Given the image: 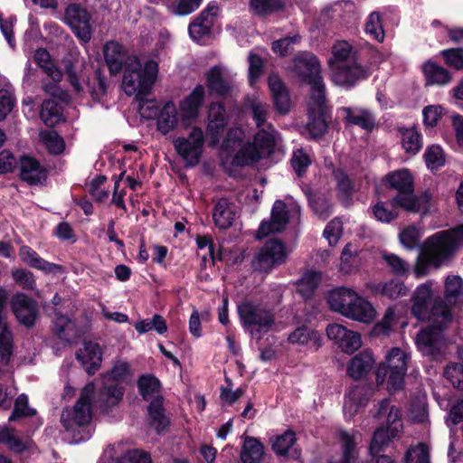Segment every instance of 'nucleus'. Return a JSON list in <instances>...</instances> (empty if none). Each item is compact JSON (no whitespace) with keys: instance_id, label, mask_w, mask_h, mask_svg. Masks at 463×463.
<instances>
[{"instance_id":"a878e982","label":"nucleus","mask_w":463,"mask_h":463,"mask_svg":"<svg viewBox=\"0 0 463 463\" xmlns=\"http://www.w3.org/2000/svg\"><path fill=\"white\" fill-rule=\"evenodd\" d=\"M205 99V90L198 84L188 96L180 101L179 108L184 118L195 119Z\"/></svg>"},{"instance_id":"423d86ee","label":"nucleus","mask_w":463,"mask_h":463,"mask_svg":"<svg viewBox=\"0 0 463 463\" xmlns=\"http://www.w3.org/2000/svg\"><path fill=\"white\" fill-rule=\"evenodd\" d=\"M408 355L399 347L392 348L385 356L383 363L378 364V379L382 373L387 377V389L390 392L402 390L404 376L407 373Z\"/></svg>"},{"instance_id":"412c9836","label":"nucleus","mask_w":463,"mask_h":463,"mask_svg":"<svg viewBox=\"0 0 463 463\" xmlns=\"http://www.w3.org/2000/svg\"><path fill=\"white\" fill-rule=\"evenodd\" d=\"M19 177L29 185H38L46 182L48 171L35 157L24 155L20 157Z\"/></svg>"},{"instance_id":"a211bd4d","label":"nucleus","mask_w":463,"mask_h":463,"mask_svg":"<svg viewBox=\"0 0 463 463\" xmlns=\"http://www.w3.org/2000/svg\"><path fill=\"white\" fill-rule=\"evenodd\" d=\"M218 10V5L215 2H211L196 18L190 23L188 32L193 40L200 41L203 37L211 34Z\"/></svg>"},{"instance_id":"f704fd0d","label":"nucleus","mask_w":463,"mask_h":463,"mask_svg":"<svg viewBox=\"0 0 463 463\" xmlns=\"http://www.w3.org/2000/svg\"><path fill=\"white\" fill-rule=\"evenodd\" d=\"M338 438L342 451L341 458L337 461L327 460V463H355L358 458V449L354 435L346 430H340Z\"/></svg>"},{"instance_id":"39448f33","label":"nucleus","mask_w":463,"mask_h":463,"mask_svg":"<svg viewBox=\"0 0 463 463\" xmlns=\"http://www.w3.org/2000/svg\"><path fill=\"white\" fill-rule=\"evenodd\" d=\"M237 312L243 328L257 326L252 331V335H255L259 339L262 335L270 331L275 325L274 312L251 300L244 299L241 301L237 307Z\"/></svg>"},{"instance_id":"72a5a7b5","label":"nucleus","mask_w":463,"mask_h":463,"mask_svg":"<svg viewBox=\"0 0 463 463\" xmlns=\"http://www.w3.org/2000/svg\"><path fill=\"white\" fill-rule=\"evenodd\" d=\"M21 260L28 266L44 271L46 273L53 272L60 266L51 263L43 259L34 250L27 245H23L19 250Z\"/></svg>"},{"instance_id":"5fc2aeb1","label":"nucleus","mask_w":463,"mask_h":463,"mask_svg":"<svg viewBox=\"0 0 463 463\" xmlns=\"http://www.w3.org/2000/svg\"><path fill=\"white\" fill-rule=\"evenodd\" d=\"M328 124L325 118V115L322 111L315 113H308V121L307 124V129L310 135L315 138L322 137L327 131Z\"/></svg>"},{"instance_id":"a19ab883","label":"nucleus","mask_w":463,"mask_h":463,"mask_svg":"<svg viewBox=\"0 0 463 463\" xmlns=\"http://www.w3.org/2000/svg\"><path fill=\"white\" fill-rule=\"evenodd\" d=\"M34 62L54 81H61L62 72L52 61L51 55L45 48H38L33 55Z\"/></svg>"},{"instance_id":"69168bd1","label":"nucleus","mask_w":463,"mask_h":463,"mask_svg":"<svg viewBox=\"0 0 463 463\" xmlns=\"http://www.w3.org/2000/svg\"><path fill=\"white\" fill-rule=\"evenodd\" d=\"M301 37L298 33L276 40L271 44V49L281 57H286L291 52V45L298 43Z\"/></svg>"},{"instance_id":"9d476101","label":"nucleus","mask_w":463,"mask_h":463,"mask_svg":"<svg viewBox=\"0 0 463 463\" xmlns=\"http://www.w3.org/2000/svg\"><path fill=\"white\" fill-rule=\"evenodd\" d=\"M293 63L296 74L319 94H324L325 87L317 57L311 52H304L295 56Z\"/></svg>"},{"instance_id":"052dcab7","label":"nucleus","mask_w":463,"mask_h":463,"mask_svg":"<svg viewBox=\"0 0 463 463\" xmlns=\"http://www.w3.org/2000/svg\"><path fill=\"white\" fill-rule=\"evenodd\" d=\"M54 313L56 316V321L54 324L55 335L59 339L70 343L72 336L71 331H73L72 321L68 317L62 315L61 312L55 310Z\"/></svg>"},{"instance_id":"79ce46f5","label":"nucleus","mask_w":463,"mask_h":463,"mask_svg":"<svg viewBox=\"0 0 463 463\" xmlns=\"http://www.w3.org/2000/svg\"><path fill=\"white\" fill-rule=\"evenodd\" d=\"M430 199V195L426 193L420 196H414L411 194H400L393 201L405 210L417 213L428 204Z\"/></svg>"},{"instance_id":"6e6d98bb","label":"nucleus","mask_w":463,"mask_h":463,"mask_svg":"<svg viewBox=\"0 0 463 463\" xmlns=\"http://www.w3.org/2000/svg\"><path fill=\"white\" fill-rule=\"evenodd\" d=\"M250 7L258 15H267L283 10L285 4L282 0H250Z\"/></svg>"},{"instance_id":"13d9d810","label":"nucleus","mask_w":463,"mask_h":463,"mask_svg":"<svg viewBox=\"0 0 463 463\" xmlns=\"http://www.w3.org/2000/svg\"><path fill=\"white\" fill-rule=\"evenodd\" d=\"M250 144L257 148L262 158L264 156H269L274 152L276 141L272 134L261 130L255 136L253 143Z\"/></svg>"},{"instance_id":"4be33fe9","label":"nucleus","mask_w":463,"mask_h":463,"mask_svg":"<svg viewBox=\"0 0 463 463\" xmlns=\"http://www.w3.org/2000/svg\"><path fill=\"white\" fill-rule=\"evenodd\" d=\"M268 84L276 111L280 115L288 114L290 111L291 99L285 83L279 76L272 74L268 79Z\"/></svg>"},{"instance_id":"bb28decb","label":"nucleus","mask_w":463,"mask_h":463,"mask_svg":"<svg viewBox=\"0 0 463 463\" xmlns=\"http://www.w3.org/2000/svg\"><path fill=\"white\" fill-rule=\"evenodd\" d=\"M373 364V352L369 349L363 350L351 359L347 366V375L358 381L371 371Z\"/></svg>"},{"instance_id":"7c9ffc66","label":"nucleus","mask_w":463,"mask_h":463,"mask_svg":"<svg viewBox=\"0 0 463 463\" xmlns=\"http://www.w3.org/2000/svg\"><path fill=\"white\" fill-rule=\"evenodd\" d=\"M383 183L400 194H412L414 180L408 169H399L389 173L383 178Z\"/></svg>"},{"instance_id":"1a4fd4ad","label":"nucleus","mask_w":463,"mask_h":463,"mask_svg":"<svg viewBox=\"0 0 463 463\" xmlns=\"http://www.w3.org/2000/svg\"><path fill=\"white\" fill-rule=\"evenodd\" d=\"M175 152L185 161L187 167L196 166L203 151L204 135L200 127H194L188 137H178L173 141Z\"/></svg>"},{"instance_id":"f03ea898","label":"nucleus","mask_w":463,"mask_h":463,"mask_svg":"<svg viewBox=\"0 0 463 463\" xmlns=\"http://www.w3.org/2000/svg\"><path fill=\"white\" fill-rule=\"evenodd\" d=\"M432 281L418 286L411 297V314L420 321H429L438 326H447L452 320L449 305L442 297L433 298Z\"/></svg>"},{"instance_id":"de8ad7c7","label":"nucleus","mask_w":463,"mask_h":463,"mask_svg":"<svg viewBox=\"0 0 463 463\" xmlns=\"http://www.w3.org/2000/svg\"><path fill=\"white\" fill-rule=\"evenodd\" d=\"M134 327L139 334H146L155 330L157 334L163 335L168 329L166 320L159 314H155L150 319L146 318L137 321Z\"/></svg>"},{"instance_id":"393cba45","label":"nucleus","mask_w":463,"mask_h":463,"mask_svg":"<svg viewBox=\"0 0 463 463\" xmlns=\"http://www.w3.org/2000/svg\"><path fill=\"white\" fill-rule=\"evenodd\" d=\"M106 65L111 75H117L125 67L126 52L123 46L115 41H109L103 46Z\"/></svg>"},{"instance_id":"680f3d73","label":"nucleus","mask_w":463,"mask_h":463,"mask_svg":"<svg viewBox=\"0 0 463 463\" xmlns=\"http://www.w3.org/2000/svg\"><path fill=\"white\" fill-rule=\"evenodd\" d=\"M375 388L373 383H363L355 386L349 393L350 399L364 408L373 397Z\"/></svg>"},{"instance_id":"b1692460","label":"nucleus","mask_w":463,"mask_h":463,"mask_svg":"<svg viewBox=\"0 0 463 463\" xmlns=\"http://www.w3.org/2000/svg\"><path fill=\"white\" fill-rule=\"evenodd\" d=\"M236 217V205L229 199L222 197L215 203L213 211V220L214 225L219 230H228L231 228Z\"/></svg>"},{"instance_id":"0eeeda50","label":"nucleus","mask_w":463,"mask_h":463,"mask_svg":"<svg viewBox=\"0 0 463 463\" xmlns=\"http://www.w3.org/2000/svg\"><path fill=\"white\" fill-rule=\"evenodd\" d=\"M288 259L286 244L279 239L267 241L251 260L255 271L269 273L274 268L286 262Z\"/></svg>"},{"instance_id":"2eb2a0df","label":"nucleus","mask_w":463,"mask_h":463,"mask_svg":"<svg viewBox=\"0 0 463 463\" xmlns=\"http://www.w3.org/2000/svg\"><path fill=\"white\" fill-rule=\"evenodd\" d=\"M289 222L287 204L282 200H276L269 221L263 220L257 232V238L263 239L270 233L283 232Z\"/></svg>"},{"instance_id":"473e14b6","label":"nucleus","mask_w":463,"mask_h":463,"mask_svg":"<svg viewBox=\"0 0 463 463\" xmlns=\"http://www.w3.org/2000/svg\"><path fill=\"white\" fill-rule=\"evenodd\" d=\"M156 128L163 135L168 134L177 125V109L173 101H167L159 110L156 118Z\"/></svg>"},{"instance_id":"dca6fc26","label":"nucleus","mask_w":463,"mask_h":463,"mask_svg":"<svg viewBox=\"0 0 463 463\" xmlns=\"http://www.w3.org/2000/svg\"><path fill=\"white\" fill-rule=\"evenodd\" d=\"M331 71L333 82L345 89H351L367 78L366 71L354 61L346 64H335Z\"/></svg>"},{"instance_id":"0e129e2a","label":"nucleus","mask_w":463,"mask_h":463,"mask_svg":"<svg viewBox=\"0 0 463 463\" xmlns=\"http://www.w3.org/2000/svg\"><path fill=\"white\" fill-rule=\"evenodd\" d=\"M444 376L454 388L463 391V364L451 363L444 369Z\"/></svg>"},{"instance_id":"bf43d9fd","label":"nucleus","mask_w":463,"mask_h":463,"mask_svg":"<svg viewBox=\"0 0 463 463\" xmlns=\"http://www.w3.org/2000/svg\"><path fill=\"white\" fill-rule=\"evenodd\" d=\"M87 86L92 99L95 101H99L103 97L107 95V78L100 69H97L94 72L93 84L88 80Z\"/></svg>"},{"instance_id":"c9c22d12","label":"nucleus","mask_w":463,"mask_h":463,"mask_svg":"<svg viewBox=\"0 0 463 463\" xmlns=\"http://www.w3.org/2000/svg\"><path fill=\"white\" fill-rule=\"evenodd\" d=\"M137 387L143 401L152 400L156 395H161L162 383L152 373L140 374L137 380Z\"/></svg>"},{"instance_id":"e433bc0d","label":"nucleus","mask_w":463,"mask_h":463,"mask_svg":"<svg viewBox=\"0 0 463 463\" xmlns=\"http://www.w3.org/2000/svg\"><path fill=\"white\" fill-rule=\"evenodd\" d=\"M61 65L67 76L68 82L75 92L80 93L83 90L80 80V73L82 71V69L79 63L78 58L68 54L62 58Z\"/></svg>"},{"instance_id":"8fccbe9b","label":"nucleus","mask_w":463,"mask_h":463,"mask_svg":"<svg viewBox=\"0 0 463 463\" xmlns=\"http://www.w3.org/2000/svg\"><path fill=\"white\" fill-rule=\"evenodd\" d=\"M14 337L11 330L3 326L0 332V373L2 367L7 365L13 354Z\"/></svg>"},{"instance_id":"cd10ccee","label":"nucleus","mask_w":463,"mask_h":463,"mask_svg":"<svg viewBox=\"0 0 463 463\" xmlns=\"http://www.w3.org/2000/svg\"><path fill=\"white\" fill-rule=\"evenodd\" d=\"M341 110L344 113L345 124L357 126L368 132L373 130L375 126L373 116L367 109L357 107H344Z\"/></svg>"},{"instance_id":"864d4df0","label":"nucleus","mask_w":463,"mask_h":463,"mask_svg":"<svg viewBox=\"0 0 463 463\" xmlns=\"http://www.w3.org/2000/svg\"><path fill=\"white\" fill-rule=\"evenodd\" d=\"M291 344L307 345L309 341L320 346V335L316 330H310L307 326H299L296 328L288 338Z\"/></svg>"},{"instance_id":"20e7f679","label":"nucleus","mask_w":463,"mask_h":463,"mask_svg":"<svg viewBox=\"0 0 463 463\" xmlns=\"http://www.w3.org/2000/svg\"><path fill=\"white\" fill-rule=\"evenodd\" d=\"M158 75V63L150 59L143 65L137 57L129 59L123 68L121 87L128 96L135 99L147 96Z\"/></svg>"},{"instance_id":"3c124183","label":"nucleus","mask_w":463,"mask_h":463,"mask_svg":"<svg viewBox=\"0 0 463 463\" xmlns=\"http://www.w3.org/2000/svg\"><path fill=\"white\" fill-rule=\"evenodd\" d=\"M308 203L313 212L320 218L326 220L332 213L330 200L323 194H309Z\"/></svg>"},{"instance_id":"6ab92c4d","label":"nucleus","mask_w":463,"mask_h":463,"mask_svg":"<svg viewBox=\"0 0 463 463\" xmlns=\"http://www.w3.org/2000/svg\"><path fill=\"white\" fill-rule=\"evenodd\" d=\"M331 168L332 178L335 183L336 198L341 204L347 208L353 203V194L355 192V183L345 168L335 166L333 163L327 166Z\"/></svg>"},{"instance_id":"ddd939ff","label":"nucleus","mask_w":463,"mask_h":463,"mask_svg":"<svg viewBox=\"0 0 463 463\" xmlns=\"http://www.w3.org/2000/svg\"><path fill=\"white\" fill-rule=\"evenodd\" d=\"M207 118L206 135L208 137V146L214 148L220 143L230 120L224 104L220 101L211 102Z\"/></svg>"},{"instance_id":"09e8293b","label":"nucleus","mask_w":463,"mask_h":463,"mask_svg":"<svg viewBox=\"0 0 463 463\" xmlns=\"http://www.w3.org/2000/svg\"><path fill=\"white\" fill-rule=\"evenodd\" d=\"M463 295V280L459 276H448L445 280V296L442 298L446 303L449 305V311L451 312V306L455 304L457 298Z\"/></svg>"},{"instance_id":"6e6552de","label":"nucleus","mask_w":463,"mask_h":463,"mask_svg":"<svg viewBox=\"0 0 463 463\" xmlns=\"http://www.w3.org/2000/svg\"><path fill=\"white\" fill-rule=\"evenodd\" d=\"M92 385H86L72 408L63 409L61 424L67 431H74L76 427L89 425L91 420V394Z\"/></svg>"},{"instance_id":"338daca9","label":"nucleus","mask_w":463,"mask_h":463,"mask_svg":"<svg viewBox=\"0 0 463 463\" xmlns=\"http://www.w3.org/2000/svg\"><path fill=\"white\" fill-rule=\"evenodd\" d=\"M404 463H430V452L424 443L411 448L405 454Z\"/></svg>"},{"instance_id":"a18cd8bd","label":"nucleus","mask_w":463,"mask_h":463,"mask_svg":"<svg viewBox=\"0 0 463 463\" xmlns=\"http://www.w3.org/2000/svg\"><path fill=\"white\" fill-rule=\"evenodd\" d=\"M37 411L29 406V399L25 393L17 396L14 402V409L8 418L9 422L16 421L24 418H31L35 416Z\"/></svg>"},{"instance_id":"4468645a","label":"nucleus","mask_w":463,"mask_h":463,"mask_svg":"<svg viewBox=\"0 0 463 463\" xmlns=\"http://www.w3.org/2000/svg\"><path fill=\"white\" fill-rule=\"evenodd\" d=\"M11 310L19 324L27 328L33 327L39 316L38 303L28 295L17 292L11 298Z\"/></svg>"},{"instance_id":"774afa93","label":"nucleus","mask_w":463,"mask_h":463,"mask_svg":"<svg viewBox=\"0 0 463 463\" xmlns=\"http://www.w3.org/2000/svg\"><path fill=\"white\" fill-rule=\"evenodd\" d=\"M447 65L459 71L463 70V49L450 48L440 52Z\"/></svg>"},{"instance_id":"37998d69","label":"nucleus","mask_w":463,"mask_h":463,"mask_svg":"<svg viewBox=\"0 0 463 463\" xmlns=\"http://www.w3.org/2000/svg\"><path fill=\"white\" fill-rule=\"evenodd\" d=\"M261 159V155L250 143L244 145L233 156L231 161L232 166L243 167L250 165Z\"/></svg>"},{"instance_id":"603ef678","label":"nucleus","mask_w":463,"mask_h":463,"mask_svg":"<svg viewBox=\"0 0 463 463\" xmlns=\"http://www.w3.org/2000/svg\"><path fill=\"white\" fill-rule=\"evenodd\" d=\"M402 145L407 154L416 155L422 146L420 134L415 128L402 130Z\"/></svg>"},{"instance_id":"e2e57ef3","label":"nucleus","mask_w":463,"mask_h":463,"mask_svg":"<svg viewBox=\"0 0 463 463\" xmlns=\"http://www.w3.org/2000/svg\"><path fill=\"white\" fill-rule=\"evenodd\" d=\"M42 138L51 155L59 156L64 152L65 141L58 132H45L44 134H42Z\"/></svg>"},{"instance_id":"c85d7f7f","label":"nucleus","mask_w":463,"mask_h":463,"mask_svg":"<svg viewBox=\"0 0 463 463\" xmlns=\"http://www.w3.org/2000/svg\"><path fill=\"white\" fill-rule=\"evenodd\" d=\"M205 85L211 95L225 98L232 90L230 83L223 78L222 69L215 65L205 72Z\"/></svg>"},{"instance_id":"49530a36","label":"nucleus","mask_w":463,"mask_h":463,"mask_svg":"<svg viewBox=\"0 0 463 463\" xmlns=\"http://www.w3.org/2000/svg\"><path fill=\"white\" fill-rule=\"evenodd\" d=\"M297 437L294 430L288 429L282 434L275 437L271 443V449L278 456L286 457L289 449L296 444Z\"/></svg>"},{"instance_id":"f8f14e48","label":"nucleus","mask_w":463,"mask_h":463,"mask_svg":"<svg viewBox=\"0 0 463 463\" xmlns=\"http://www.w3.org/2000/svg\"><path fill=\"white\" fill-rule=\"evenodd\" d=\"M445 326H438L431 324L420 330L415 338L418 349L423 355L429 356L432 360H440L443 356L446 344L442 335V329Z\"/></svg>"},{"instance_id":"58836bf2","label":"nucleus","mask_w":463,"mask_h":463,"mask_svg":"<svg viewBox=\"0 0 463 463\" xmlns=\"http://www.w3.org/2000/svg\"><path fill=\"white\" fill-rule=\"evenodd\" d=\"M264 446L260 439L254 437H247L244 440L241 459L243 463H258L262 459Z\"/></svg>"},{"instance_id":"c03bdc74","label":"nucleus","mask_w":463,"mask_h":463,"mask_svg":"<svg viewBox=\"0 0 463 463\" xmlns=\"http://www.w3.org/2000/svg\"><path fill=\"white\" fill-rule=\"evenodd\" d=\"M0 444H5L14 453L21 454L30 448V441H24L7 427L0 429Z\"/></svg>"},{"instance_id":"f3484780","label":"nucleus","mask_w":463,"mask_h":463,"mask_svg":"<svg viewBox=\"0 0 463 463\" xmlns=\"http://www.w3.org/2000/svg\"><path fill=\"white\" fill-rule=\"evenodd\" d=\"M329 339L333 340L345 354H352L362 345L361 335L339 324H329L326 329Z\"/></svg>"},{"instance_id":"f257e3e1","label":"nucleus","mask_w":463,"mask_h":463,"mask_svg":"<svg viewBox=\"0 0 463 463\" xmlns=\"http://www.w3.org/2000/svg\"><path fill=\"white\" fill-rule=\"evenodd\" d=\"M463 245V223L429 237L414 267L417 278L429 273L430 266L439 269Z\"/></svg>"},{"instance_id":"aec40b11","label":"nucleus","mask_w":463,"mask_h":463,"mask_svg":"<svg viewBox=\"0 0 463 463\" xmlns=\"http://www.w3.org/2000/svg\"><path fill=\"white\" fill-rule=\"evenodd\" d=\"M146 423L158 435L165 432L169 428L171 420L165 413L163 395L155 396L148 403L146 407Z\"/></svg>"},{"instance_id":"5701e85b","label":"nucleus","mask_w":463,"mask_h":463,"mask_svg":"<svg viewBox=\"0 0 463 463\" xmlns=\"http://www.w3.org/2000/svg\"><path fill=\"white\" fill-rule=\"evenodd\" d=\"M385 423V426L378 428V452L397 438L402 429V421L398 408L392 406L390 409Z\"/></svg>"},{"instance_id":"ea45409f","label":"nucleus","mask_w":463,"mask_h":463,"mask_svg":"<svg viewBox=\"0 0 463 463\" xmlns=\"http://www.w3.org/2000/svg\"><path fill=\"white\" fill-rule=\"evenodd\" d=\"M321 281V273L316 270L306 271L297 281L298 292L305 298L314 296Z\"/></svg>"},{"instance_id":"4c0bfd02","label":"nucleus","mask_w":463,"mask_h":463,"mask_svg":"<svg viewBox=\"0 0 463 463\" xmlns=\"http://www.w3.org/2000/svg\"><path fill=\"white\" fill-rule=\"evenodd\" d=\"M62 109L54 99H44L41 106L40 118L47 127H54L63 120Z\"/></svg>"},{"instance_id":"4d7b16f0","label":"nucleus","mask_w":463,"mask_h":463,"mask_svg":"<svg viewBox=\"0 0 463 463\" xmlns=\"http://www.w3.org/2000/svg\"><path fill=\"white\" fill-rule=\"evenodd\" d=\"M353 47L346 41L338 42L332 48V58L329 60L330 67L332 68L335 64H346L351 63L349 61V58L352 57L354 59V56L352 55Z\"/></svg>"},{"instance_id":"9b49d317","label":"nucleus","mask_w":463,"mask_h":463,"mask_svg":"<svg viewBox=\"0 0 463 463\" xmlns=\"http://www.w3.org/2000/svg\"><path fill=\"white\" fill-rule=\"evenodd\" d=\"M63 19L81 43H88L90 41L91 14L86 7L79 3L69 4L65 8Z\"/></svg>"},{"instance_id":"2f4dec72","label":"nucleus","mask_w":463,"mask_h":463,"mask_svg":"<svg viewBox=\"0 0 463 463\" xmlns=\"http://www.w3.org/2000/svg\"><path fill=\"white\" fill-rule=\"evenodd\" d=\"M422 72L425 77V85L444 86L451 82L452 75L444 67L432 61H427L422 64Z\"/></svg>"},{"instance_id":"7ed1b4c3","label":"nucleus","mask_w":463,"mask_h":463,"mask_svg":"<svg viewBox=\"0 0 463 463\" xmlns=\"http://www.w3.org/2000/svg\"><path fill=\"white\" fill-rule=\"evenodd\" d=\"M326 302L331 310L359 322L370 323L376 315L369 301L345 287L331 290L326 296Z\"/></svg>"},{"instance_id":"c756f323","label":"nucleus","mask_w":463,"mask_h":463,"mask_svg":"<svg viewBox=\"0 0 463 463\" xmlns=\"http://www.w3.org/2000/svg\"><path fill=\"white\" fill-rule=\"evenodd\" d=\"M84 354H76V358L80 361L86 373L93 375L100 368L102 361V351L99 344L91 341L84 343Z\"/></svg>"}]
</instances>
